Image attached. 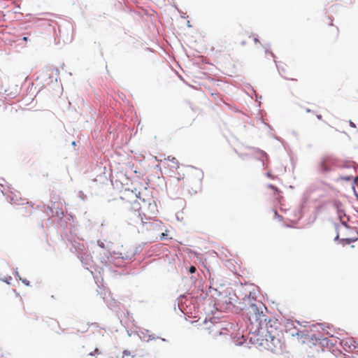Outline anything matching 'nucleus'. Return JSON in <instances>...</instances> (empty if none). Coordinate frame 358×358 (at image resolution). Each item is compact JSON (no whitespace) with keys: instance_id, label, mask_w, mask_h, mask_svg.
<instances>
[{"instance_id":"f257e3e1","label":"nucleus","mask_w":358,"mask_h":358,"mask_svg":"<svg viewBox=\"0 0 358 358\" xmlns=\"http://www.w3.org/2000/svg\"><path fill=\"white\" fill-rule=\"evenodd\" d=\"M279 327L278 320L266 318L254 336H251L250 340H256L259 345L271 351H275L282 345Z\"/></svg>"},{"instance_id":"f03ea898","label":"nucleus","mask_w":358,"mask_h":358,"mask_svg":"<svg viewBox=\"0 0 358 358\" xmlns=\"http://www.w3.org/2000/svg\"><path fill=\"white\" fill-rule=\"evenodd\" d=\"M243 303L245 306H248V320L250 321L252 331V336H254L257 331L259 329L261 324L266 318V316L264 314L263 311L261 310L262 308V303L259 302L258 304L256 303V299L255 293L250 292L248 294H246L243 299Z\"/></svg>"},{"instance_id":"7ed1b4c3","label":"nucleus","mask_w":358,"mask_h":358,"mask_svg":"<svg viewBox=\"0 0 358 358\" xmlns=\"http://www.w3.org/2000/svg\"><path fill=\"white\" fill-rule=\"evenodd\" d=\"M6 196L10 198V203L15 205H23L26 203L29 208V213H31V209L34 208L32 202L27 201L25 198L21 196L20 192L13 187H8V189L5 192Z\"/></svg>"},{"instance_id":"20e7f679","label":"nucleus","mask_w":358,"mask_h":358,"mask_svg":"<svg viewBox=\"0 0 358 358\" xmlns=\"http://www.w3.org/2000/svg\"><path fill=\"white\" fill-rule=\"evenodd\" d=\"M334 164V160L331 157L324 158L320 164L321 171L323 172H328L331 170V165Z\"/></svg>"},{"instance_id":"39448f33","label":"nucleus","mask_w":358,"mask_h":358,"mask_svg":"<svg viewBox=\"0 0 358 358\" xmlns=\"http://www.w3.org/2000/svg\"><path fill=\"white\" fill-rule=\"evenodd\" d=\"M164 161H167V166L172 171L177 170L180 167L178 159L174 157L168 156L166 158H164Z\"/></svg>"},{"instance_id":"423d86ee","label":"nucleus","mask_w":358,"mask_h":358,"mask_svg":"<svg viewBox=\"0 0 358 358\" xmlns=\"http://www.w3.org/2000/svg\"><path fill=\"white\" fill-rule=\"evenodd\" d=\"M148 210H149V211L148 213V219L151 220L153 217H155L157 214L158 210H157L156 203L154 201H152V202H150L148 203Z\"/></svg>"},{"instance_id":"0eeeda50","label":"nucleus","mask_w":358,"mask_h":358,"mask_svg":"<svg viewBox=\"0 0 358 358\" xmlns=\"http://www.w3.org/2000/svg\"><path fill=\"white\" fill-rule=\"evenodd\" d=\"M46 322L48 323V326H55V325L58 324V322L55 320H53V319H50Z\"/></svg>"},{"instance_id":"6e6552de","label":"nucleus","mask_w":358,"mask_h":358,"mask_svg":"<svg viewBox=\"0 0 358 358\" xmlns=\"http://www.w3.org/2000/svg\"><path fill=\"white\" fill-rule=\"evenodd\" d=\"M268 188L273 189L276 193H279L280 192L279 189L273 185H268Z\"/></svg>"},{"instance_id":"1a4fd4ad","label":"nucleus","mask_w":358,"mask_h":358,"mask_svg":"<svg viewBox=\"0 0 358 358\" xmlns=\"http://www.w3.org/2000/svg\"><path fill=\"white\" fill-rule=\"evenodd\" d=\"M196 270V269L195 266H190L189 268V271L190 273H195Z\"/></svg>"},{"instance_id":"9d476101","label":"nucleus","mask_w":358,"mask_h":358,"mask_svg":"<svg viewBox=\"0 0 358 358\" xmlns=\"http://www.w3.org/2000/svg\"><path fill=\"white\" fill-rule=\"evenodd\" d=\"M130 355H131L130 352H129V351H127V350H124V351L123 352V357H124V356H130Z\"/></svg>"},{"instance_id":"9b49d317","label":"nucleus","mask_w":358,"mask_h":358,"mask_svg":"<svg viewBox=\"0 0 358 358\" xmlns=\"http://www.w3.org/2000/svg\"><path fill=\"white\" fill-rule=\"evenodd\" d=\"M350 125L352 127H355V124L352 122V121H350Z\"/></svg>"},{"instance_id":"f8f14e48","label":"nucleus","mask_w":358,"mask_h":358,"mask_svg":"<svg viewBox=\"0 0 358 358\" xmlns=\"http://www.w3.org/2000/svg\"><path fill=\"white\" fill-rule=\"evenodd\" d=\"M184 178H185V176H184V175H183V176H181V177H180V176L178 177V180H181V179H184Z\"/></svg>"},{"instance_id":"ddd939ff","label":"nucleus","mask_w":358,"mask_h":358,"mask_svg":"<svg viewBox=\"0 0 358 358\" xmlns=\"http://www.w3.org/2000/svg\"><path fill=\"white\" fill-rule=\"evenodd\" d=\"M134 204L136 207L139 206V203H138V201H135V202L134 203Z\"/></svg>"},{"instance_id":"4468645a","label":"nucleus","mask_w":358,"mask_h":358,"mask_svg":"<svg viewBox=\"0 0 358 358\" xmlns=\"http://www.w3.org/2000/svg\"><path fill=\"white\" fill-rule=\"evenodd\" d=\"M94 352L98 354V355L100 354V352H99V350L97 348L95 349Z\"/></svg>"},{"instance_id":"2eb2a0df","label":"nucleus","mask_w":358,"mask_h":358,"mask_svg":"<svg viewBox=\"0 0 358 358\" xmlns=\"http://www.w3.org/2000/svg\"><path fill=\"white\" fill-rule=\"evenodd\" d=\"M317 117L319 119V120H321L322 119V116L320 115H317Z\"/></svg>"},{"instance_id":"dca6fc26","label":"nucleus","mask_w":358,"mask_h":358,"mask_svg":"<svg viewBox=\"0 0 358 358\" xmlns=\"http://www.w3.org/2000/svg\"><path fill=\"white\" fill-rule=\"evenodd\" d=\"M23 41H27V37L24 36V37L23 38Z\"/></svg>"},{"instance_id":"f3484780","label":"nucleus","mask_w":358,"mask_h":358,"mask_svg":"<svg viewBox=\"0 0 358 358\" xmlns=\"http://www.w3.org/2000/svg\"><path fill=\"white\" fill-rule=\"evenodd\" d=\"M344 179H345V180H350L351 178L348 177V178H345Z\"/></svg>"},{"instance_id":"a211bd4d","label":"nucleus","mask_w":358,"mask_h":358,"mask_svg":"<svg viewBox=\"0 0 358 358\" xmlns=\"http://www.w3.org/2000/svg\"><path fill=\"white\" fill-rule=\"evenodd\" d=\"M254 40H255V43L259 42L258 39H257V38H255Z\"/></svg>"},{"instance_id":"6ab92c4d","label":"nucleus","mask_w":358,"mask_h":358,"mask_svg":"<svg viewBox=\"0 0 358 358\" xmlns=\"http://www.w3.org/2000/svg\"><path fill=\"white\" fill-rule=\"evenodd\" d=\"M275 215L277 216L278 215V213L277 211H275Z\"/></svg>"}]
</instances>
